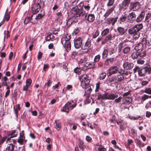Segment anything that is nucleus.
<instances>
[{
    "label": "nucleus",
    "mask_w": 151,
    "mask_h": 151,
    "mask_svg": "<svg viewBox=\"0 0 151 151\" xmlns=\"http://www.w3.org/2000/svg\"><path fill=\"white\" fill-rule=\"evenodd\" d=\"M10 17V13L8 12V9L6 10V13L4 15V20H6V21L9 20Z\"/></svg>",
    "instance_id": "nucleus-36"
},
{
    "label": "nucleus",
    "mask_w": 151,
    "mask_h": 151,
    "mask_svg": "<svg viewBox=\"0 0 151 151\" xmlns=\"http://www.w3.org/2000/svg\"><path fill=\"white\" fill-rule=\"evenodd\" d=\"M151 98V95L150 96H149L146 94H144L141 97V99L143 101H144Z\"/></svg>",
    "instance_id": "nucleus-48"
},
{
    "label": "nucleus",
    "mask_w": 151,
    "mask_h": 151,
    "mask_svg": "<svg viewBox=\"0 0 151 151\" xmlns=\"http://www.w3.org/2000/svg\"><path fill=\"white\" fill-rule=\"evenodd\" d=\"M25 139V138L23 137H22L21 135H20L18 139V142L21 145H23V144L24 140Z\"/></svg>",
    "instance_id": "nucleus-38"
},
{
    "label": "nucleus",
    "mask_w": 151,
    "mask_h": 151,
    "mask_svg": "<svg viewBox=\"0 0 151 151\" xmlns=\"http://www.w3.org/2000/svg\"><path fill=\"white\" fill-rule=\"evenodd\" d=\"M130 0H124L121 4L119 5V9L121 10L127 9L128 7Z\"/></svg>",
    "instance_id": "nucleus-8"
},
{
    "label": "nucleus",
    "mask_w": 151,
    "mask_h": 151,
    "mask_svg": "<svg viewBox=\"0 0 151 151\" xmlns=\"http://www.w3.org/2000/svg\"><path fill=\"white\" fill-rule=\"evenodd\" d=\"M131 42L129 41H124L120 43L118 46V52H122L124 54H129L131 50L130 47L128 45Z\"/></svg>",
    "instance_id": "nucleus-1"
},
{
    "label": "nucleus",
    "mask_w": 151,
    "mask_h": 151,
    "mask_svg": "<svg viewBox=\"0 0 151 151\" xmlns=\"http://www.w3.org/2000/svg\"><path fill=\"white\" fill-rule=\"evenodd\" d=\"M126 124L125 123H123V124H122L120 126L119 129L120 132H122V131L124 130L126 128Z\"/></svg>",
    "instance_id": "nucleus-46"
},
{
    "label": "nucleus",
    "mask_w": 151,
    "mask_h": 151,
    "mask_svg": "<svg viewBox=\"0 0 151 151\" xmlns=\"http://www.w3.org/2000/svg\"><path fill=\"white\" fill-rule=\"evenodd\" d=\"M140 8V4L139 3L136 2H131L129 6L130 9L133 11H135L139 9Z\"/></svg>",
    "instance_id": "nucleus-12"
},
{
    "label": "nucleus",
    "mask_w": 151,
    "mask_h": 151,
    "mask_svg": "<svg viewBox=\"0 0 151 151\" xmlns=\"http://www.w3.org/2000/svg\"><path fill=\"white\" fill-rule=\"evenodd\" d=\"M114 9V8L112 7L107 10L104 15V17H105L104 19H105L107 17H108L113 12Z\"/></svg>",
    "instance_id": "nucleus-25"
},
{
    "label": "nucleus",
    "mask_w": 151,
    "mask_h": 151,
    "mask_svg": "<svg viewBox=\"0 0 151 151\" xmlns=\"http://www.w3.org/2000/svg\"><path fill=\"white\" fill-rule=\"evenodd\" d=\"M109 29L108 28H106L102 32L101 35L102 36H104L107 35L109 32Z\"/></svg>",
    "instance_id": "nucleus-33"
},
{
    "label": "nucleus",
    "mask_w": 151,
    "mask_h": 151,
    "mask_svg": "<svg viewBox=\"0 0 151 151\" xmlns=\"http://www.w3.org/2000/svg\"><path fill=\"white\" fill-rule=\"evenodd\" d=\"M55 122L56 123L55 128L58 130H59L61 128L60 123L57 120H55Z\"/></svg>",
    "instance_id": "nucleus-39"
},
{
    "label": "nucleus",
    "mask_w": 151,
    "mask_h": 151,
    "mask_svg": "<svg viewBox=\"0 0 151 151\" xmlns=\"http://www.w3.org/2000/svg\"><path fill=\"white\" fill-rule=\"evenodd\" d=\"M100 88V83H98L96 84V88L95 89V92H96L99 91V89Z\"/></svg>",
    "instance_id": "nucleus-58"
},
{
    "label": "nucleus",
    "mask_w": 151,
    "mask_h": 151,
    "mask_svg": "<svg viewBox=\"0 0 151 151\" xmlns=\"http://www.w3.org/2000/svg\"><path fill=\"white\" fill-rule=\"evenodd\" d=\"M13 150V145L12 143L9 144L4 151H12Z\"/></svg>",
    "instance_id": "nucleus-31"
},
{
    "label": "nucleus",
    "mask_w": 151,
    "mask_h": 151,
    "mask_svg": "<svg viewBox=\"0 0 151 151\" xmlns=\"http://www.w3.org/2000/svg\"><path fill=\"white\" fill-rule=\"evenodd\" d=\"M151 71V68L150 65H147L143 68H140L138 70V74L141 76H145L146 73L150 74Z\"/></svg>",
    "instance_id": "nucleus-4"
},
{
    "label": "nucleus",
    "mask_w": 151,
    "mask_h": 151,
    "mask_svg": "<svg viewBox=\"0 0 151 151\" xmlns=\"http://www.w3.org/2000/svg\"><path fill=\"white\" fill-rule=\"evenodd\" d=\"M136 15L134 12L129 13L127 16V22L130 23H132L136 20Z\"/></svg>",
    "instance_id": "nucleus-11"
},
{
    "label": "nucleus",
    "mask_w": 151,
    "mask_h": 151,
    "mask_svg": "<svg viewBox=\"0 0 151 151\" xmlns=\"http://www.w3.org/2000/svg\"><path fill=\"white\" fill-rule=\"evenodd\" d=\"M91 45V40L88 39L82 45L81 48L83 50L88 49Z\"/></svg>",
    "instance_id": "nucleus-15"
},
{
    "label": "nucleus",
    "mask_w": 151,
    "mask_h": 151,
    "mask_svg": "<svg viewBox=\"0 0 151 151\" xmlns=\"http://www.w3.org/2000/svg\"><path fill=\"white\" fill-rule=\"evenodd\" d=\"M117 30L120 35H123L126 32L125 29L124 28L119 27L117 28Z\"/></svg>",
    "instance_id": "nucleus-28"
},
{
    "label": "nucleus",
    "mask_w": 151,
    "mask_h": 151,
    "mask_svg": "<svg viewBox=\"0 0 151 151\" xmlns=\"http://www.w3.org/2000/svg\"><path fill=\"white\" fill-rule=\"evenodd\" d=\"M109 54L110 55H113V56H115L116 55V53L114 48H112L109 49Z\"/></svg>",
    "instance_id": "nucleus-50"
},
{
    "label": "nucleus",
    "mask_w": 151,
    "mask_h": 151,
    "mask_svg": "<svg viewBox=\"0 0 151 151\" xmlns=\"http://www.w3.org/2000/svg\"><path fill=\"white\" fill-rule=\"evenodd\" d=\"M126 19V16L122 15L119 19L118 20V22L120 24H122V22H124Z\"/></svg>",
    "instance_id": "nucleus-43"
},
{
    "label": "nucleus",
    "mask_w": 151,
    "mask_h": 151,
    "mask_svg": "<svg viewBox=\"0 0 151 151\" xmlns=\"http://www.w3.org/2000/svg\"><path fill=\"white\" fill-rule=\"evenodd\" d=\"M85 89V92H86L87 94H90L92 91V89L90 86H89V85L88 86L86 87V88H84Z\"/></svg>",
    "instance_id": "nucleus-44"
},
{
    "label": "nucleus",
    "mask_w": 151,
    "mask_h": 151,
    "mask_svg": "<svg viewBox=\"0 0 151 151\" xmlns=\"http://www.w3.org/2000/svg\"><path fill=\"white\" fill-rule=\"evenodd\" d=\"M18 132L16 130H13L10 133L8 134L7 137H6L3 138V139H4V141L6 140V142L9 143L12 142L13 139H11V138L16 137L17 134Z\"/></svg>",
    "instance_id": "nucleus-6"
},
{
    "label": "nucleus",
    "mask_w": 151,
    "mask_h": 151,
    "mask_svg": "<svg viewBox=\"0 0 151 151\" xmlns=\"http://www.w3.org/2000/svg\"><path fill=\"white\" fill-rule=\"evenodd\" d=\"M41 7L40 4L37 3L35 5L34 7H33L32 9L35 13H37L40 11Z\"/></svg>",
    "instance_id": "nucleus-23"
},
{
    "label": "nucleus",
    "mask_w": 151,
    "mask_h": 151,
    "mask_svg": "<svg viewBox=\"0 0 151 151\" xmlns=\"http://www.w3.org/2000/svg\"><path fill=\"white\" fill-rule=\"evenodd\" d=\"M104 99L114 100L118 97V95L106 92L104 93Z\"/></svg>",
    "instance_id": "nucleus-13"
},
{
    "label": "nucleus",
    "mask_w": 151,
    "mask_h": 151,
    "mask_svg": "<svg viewBox=\"0 0 151 151\" xmlns=\"http://www.w3.org/2000/svg\"><path fill=\"white\" fill-rule=\"evenodd\" d=\"M84 4L83 2L81 1L80 3L77 8H79L80 9L83 10V7H84Z\"/></svg>",
    "instance_id": "nucleus-51"
},
{
    "label": "nucleus",
    "mask_w": 151,
    "mask_h": 151,
    "mask_svg": "<svg viewBox=\"0 0 151 151\" xmlns=\"http://www.w3.org/2000/svg\"><path fill=\"white\" fill-rule=\"evenodd\" d=\"M70 35H67L65 37L62 38L61 40V42L63 44L64 41L65 42L69 41V40L71 38Z\"/></svg>",
    "instance_id": "nucleus-29"
},
{
    "label": "nucleus",
    "mask_w": 151,
    "mask_h": 151,
    "mask_svg": "<svg viewBox=\"0 0 151 151\" xmlns=\"http://www.w3.org/2000/svg\"><path fill=\"white\" fill-rule=\"evenodd\" d=\"M133 39L135 40H137L140 37V33L139 32H135L133 34Z\"/></svg>",
    "instance_id": "nucleus-34"
},
{
    "label": "nucleus",
    "mask_w": 151,
    "mask_h": 151,
    "mask_svg": "<svg viewBox=\"0 0 151 151\" xmlns=\"http://www.w3.org/2000/svg\"><path fill=\"white\" fill-rule=\"evenodd\" d=\"M95 63L93 62H86L84 65L88 67V68H92L94 69L96 68L95 66Z\"/></svg>",
    "instance_id": "nucleus-18"
},
{
    "label": "nucleus",
    "mask_w": 151,
    "mask_h": 151,
    "mask_svg": "<svg viewBox=\"0 0 151 151\" xmlns=\"http://www.w3.org/2000/svg\"><path fill=\"white\" fill-rule=\"evenodd\" d=\"M33 17V15H32L31 16V17H27L26 18L24 21V24H27L30 21L31 22H31L32 21L33 19L32 18Z\"/></svg>",
    "instance_id": "nucleus-32"
},
{
    "label": "nucleus",
    "mask_w": 151,
    "mask_h": 151,
    "mask_svg": "<svg viewBox=\"0 0 151 151\" xmlns=\"http://www.w3.org/2000/svg\"><path fill=\"white\" fill-rule=\"evenodd\" d=\"M143 45H142V43L141 42H139L136 45L134 49L136 50L141 51L143 49Z\"/></svg>",
    "instance_id": "nucleus-21"
},
{
    "label": "nucleus",
    "mask_w": 151,
    "mask_h": 151,
    "mask_svg": "<svg viewBox=\"0 0 151 151\" xmlns=\"http://www.w3.org/2000/svg\"><path fill=\"white\" fill-rule=\"evenodd\" d=\"M132 101L131 98L129 97H126L123 99V102L124 104H129Z\"/></svg>",
    "instance_id": "nucleus-22"
},
{
    "label": "nucleus",
    "mask_w": 151,
    "mask_h": 151,
    "mask_svg": "<svg viewBox=\"0 0 151 151\" xmlns=\"http://www.w3.org/2000/svg\"><path fill=\"white\" fill-rule=\"evenodd\" d=\"M88 59L85 57H82L81 59L79 62V63L80 64H82L85 63L86 62L87 60Z\"/></svg>",
    "instance_id": "nucleus-40"
},
{
    "label": "nucleus",
    "mask_w": 151,
    "mask_h": 151,
    "mask_svg": "<svg viewBox=\"0 0 151 151\" xmlns=\"http://www.w3.org/2000/svg\"><path fill=\"white\" fill-rule=\"evenodd\" d=\"M64 47L66 51L67 52L69 51L70 50L71 48L70 42L69 41L65 42Z\"/></svg>",
    "instance_id": "nucleus-19"
},
{
    "label": "nucleus",
    "mask_w": 151,
    "mask_h": 151,
    "mask_svg": "<svg viewBox=\"0 0 151 151\" xmlns=\"http://www.w3.org/2000/svg\"><path fill=\"white\" fill-rule=\"evenodd\" d=\"M149 19H151V13L148 12L147 14L145 17V20L147 22L149 23V20H148Z\"/></svg>",
    "instance_id": "nucleus-47"
},
{
    "label": "nucleus",
    "mask_w": 151,
    "mask_h": 151,
    "mask_svg": "<svg viewBox=\"0 0 151 151\" xmlns=\"http://www.w3.org/2000/svg\"><path fill=\"white\" fill-rule=\"evenodd\" d=\"M108 52V50H107L104 49L102 53V58H105L107 57Z\"/></svg>",
    "instance_id": "nucleus-41"
},
{
    "label": "nucleus",
    "mask_w": 151,
    "mask_h": 151,
    "mask_svg": "<svg viewBox=\"0 0 151 151\" xmlns=\"http://www.w3.org/2000/svg\"><path fill=\"white\" fill-rule=\"evenodd\" d=\"M56 15L58 16V20L59 21H60L63 18V17L61 14V13L60 12H58L56 14Z\"/></svg>",
    "instance_id": "nucleus-53"
},
{
    "label": "nucleus",
    "mask_w": 151,
    "mask_h": 151,
    "mask_svg": "<svg viewBox=\"0 0 151 151\" xmlns=\"http://www.w3.org/2000/svg\"><path fill=\"white\" fill-rule=\"evenodd\" d=\"M97 149L98 151H106V149L102 146H100L97 147Z\"/></svg>",
    "instance_id": "nucleus-55"
},
{
    "label": "nucleus",
    "mask_w": 151,
    "mask_h": 151,
    "mask_svg": "<svg viewBox=\"0 0 151 151\" xmlns=\"http://www.w3.org/2000/svg\"><path fill=\"white\" fill-rule=\"evenodd\" d=\"M20 106H19V104H18L17 105L16 109H15L14 108V113L16 114V116L17 117L18 116V111L19 110H20Z\"/></svg>",
    "instance_id": "nucleus-45"
},
{
    "label": "nucleus",
    "mask_w": 151,
    "mask_h": 151,
    "mask_svg": "<svg viewBox=\"0 0 151 151\" xmlns=\"http://www.w3.org/2000/svg\"><path fill=\"white\" fill-rule=\"evenodd\" d=\"M74 70L76 73L79 74L81 71V70L79 68H76L74 69Z\"/></svg>",
    "instance_id": "nucleus-63"
},
{
    "label": "nucleus",
    "mask_w": 151,
    "mask_h": 151,
    "mask_svg": "<svg viewBox=\"0 0 151 151\" xmlns=\"http://www.w3.org/2000/svg\"><path fill=\"white\" fill-rule=\"evenodd\" d=\"M145 16V13L142 12L139 15L136 19V21L137 22H139L142 21Z\"/></svg>",
    "instance_id": "nucleus-20"
},
{
    "label": "nucleus",
    "mask_w": 151,
    "mask_h": 151,
    "mask_svg": "<svg viewBox=\"0 0 151 151\" xmlns=\"http://www.w3.org/2000/svg\"><path fill=\"white\" fill-rule=\"evenodd\" d=\"M78 145L79 147L82 150H84L86 147V146L84 145V142L81 139H79Z\"/></svg>",
    "instance_id": "nucleus-27"
},
{
    "label": "nucleus",
    "mask_w": 151,
    "mask_h": 151,
    "mask_svg": "<svg viewBox=\"0 0 151 151\" xmlns=\"http://www.w3.org/2000/svg\"><path fill=\"white\" fill-rule=\"evenodd\" d=\"M99 35V32L97 30L95 31L93 36V38H95Z\"/></svg>",
    "instance_id": "nucleus-60"
},
{
    "label": "nucleus",
    "mask_w": 151,
    "mask_h": 151,
    "mask_svg": "<svg viewBox=\"0 0 151 151\" xmlns=\"http://www.w3.org/2000/svg\"><path fill=\"white\" fill-rule=\"evenodd\" d=\"M100 57H101L99 55H98L96 56L94 58V62L95 63L97 62H98L100 59Z\"/></svg>",
    "instance_id": "nucleus-52"
},
{
    "label": "nucleus",
    "mask_w": 151,
    "mask_h": 151,
    "mask_svg": "<svg viewBox=\"0 0 151 151\" xmlns=\"http://www.w3.org/2000/svg\"><path fill=\"white\" fill-rule=\"evenodd\" d=\"M50 36L52 40H57L58 39V36L57 35H53L52 33H50Z\"/></svg>",
    "instance_id": "nucleus-59"
},
{
    "label": "nucleus",
    "mask_w": 151,
    "mask_h": 151,
    "mask_svg": "<svg viewBox=\"0 0 151 151\" xmlns=\"http://www.w3.org/2000/svg\"><path fill=\"white\" fill-rule=\"evenodd\" d=\"M118 68L116 66H112L110 67L108 70L107 75L109 76L111 75L117 73L118 71Z\"/></svg>",
    "instance_id": "nucleus-9"
},
{
    "label": "nucleus",
    "mask_w": 151,
    "mask_h": 151,
    "mask_svg": "<svg viewBox=\"0 0 151 151\" xmlns=\"http://www.w3.org/2000/svg\"><path fill=\"white\" fill-rule=\"evenodd\" d=\"M32 81L30 79H28L26 81V85L28 86H29L32 83Z\"/></svg>",
    "instance_id": "nucleus-57"
},
{
    "label": "nucleus",
    "mask_w": 151,
    "mask_h": 151,
    "mask_svg": "<svg viewBox=\"0 0 151 151\" xmlns=\"http://www.w3.org/2000/svg\"><path fill=\"white\" fill-rule=\"evenodd\" d=\"M139 52H134L132 55V58L134 59L137 58L139 56Z\"/></svg>",
    "instance_id": "nucleus-37"
},
{
    "label": "nucleus",
    "mask_w": 151,
    "mask_h": 151,
    "mask_svg": "<svg viewBox=\"0 0 151 151\" xmlns=\"http://www.w3.org/2000/svg\"><path fill=\"white\" fill-rule=\"evenodd\" d=\"M112 35L110 34L105 37L104 40L102 42V44H105L107 41L111 40L112 39Z\"/></svg>",
    "instance_id": "nucleus-26"
},
{
    "label": "nucleus",
    "mask_w": 151,
    "mask_h": 151,
    "mask_svg": "<svg viewBox=\"0 0 151 151\" xmlns=\"http://www.w3.org/2000/svg\"><path fill=\"white\" fill-rule=\"evenodd\" d=\"M118 73L120 74L114 77V79L115 80L120 82L123 80L124 78V77L123 74L122 73V70H119Z\"/></svg>",
    "instance_id": "nucleus-16"
},
{
    "label": "nucleus",
    "mask_w": 151,
    "mask_h": 151,
    "mask_svg": "<svg viewBox=\"0 0 151 151\" xmlns=\"http://www.w3.org/2000/svg\"><path fill=\"white\" fill-rule=\"evenodd\" d=\"M79 79L81 82V85L83 88H86L89 85L90 80L86 75L84 74L81 76Z\"/></svg>",
    "instance_id": "nucleus-3"
},
{
    "label": "nucleus",
    "mask_w": 151,
    "mask_h": 151,
    "mask_svg": "<svg viewBox=\"0 0 151 151\" xmlns=\"http://www.w3.org/2000/svg\"><path fill=\"white\" fill-rule=\"evenodd\" d=\"M106 74L105 73H101L100 76L99 78L100 79H103L106 77Z\"/></svg>",
    "instance_id": "nucleus-61"
},
{
    "label": "nucleus",
    "mask_w": 151,
    "mask_h": 151,
    "mask_svg": "<svg viewBox=\"0 0 151 151\" xmlns=\"http://www.w3.org/2000/svg\"><path fill=\"white\" fill-rule=\"evenodd\" d=\"M134 65L132 63L127 62H125L123 64V67L124 69L129 70L132 68Z\"/></svg>",
    "instance_id": "nucleus-17"
},
{
    "label": "nucleus",
    "mask_w": 151,
    "mask_h": 151,
    "mask_svg": "<svg viewBox=\"0 0 151 151\" xmlns=\"http://www.w3.org/2000/svg\"><path fill=\"white\" fill-rule=\"evenodd\" d=\"M144 92L147 93L151 94V88H146Z\"/></svg>",
    "instance_id": "nucleus-62"
},
{
    "label": "nucleus",
    "mask_w": 151,
    "mask_h": 151,
    "mask_svg": "<svg viewBox=\"0 0 151 151\" xmlns=\"http://www.w3.org/2000/svg\"><path fill=\"white\" fill-rule=\"evenodd\" d=\"M97 95L98 97L97 99L98 100L100 99H104V94H101L100 93H98Z\"/></svg>",
    "instance_id": "nucleus-54"
},
{
    "label": "nucleus",
    "mask_w": 151,
    "mask_h": 151,
    "mask_svg": "<svg viewBox=\"0 0 151 151\" xmlns=\"http://www.w3.org/2000/svg\"><path fill=\"white\" fill-rule=\"evenodd\" d=\"M72 12L77 17L83 16L85 14V12L83 10L79 9V8H74L72 10Z\"/></svg>",
    "instance_id": "nucleus-7"
},
{
    "label": "nucleus",
    "mask_w": 151,
    "mask_h": 151,
    "mask_svg": "<svg viewBox=\"0 0 151 151\" xmlns=\"http://www.w3.org/2000/svg\"><path fill=\"white\" fill-rule=\"evenodd\" d=\"M74 46L76 48H79L82 45V39L81 37L75 39L74 40Z\"/></svg>",
    "instance_id": "nucleus-14"
},
{
    "label": "nucleus",
    "mask_w": 151,
    "mask_h": 151,
    "mask_svg": "<svg viewBox=\"0 0 151 151\" xmlns=\"http://www.w3.org/2000/svg\"><path fill=\"white\" fill-rule=\"evenodd\" d=\"M139 56L141 58H144L146 56V52L145 51L139 52Z\"/></svg>",
    "instance_id": "nucleus-35"
},
{
    "label": "nucleus",
    "mask_w": 151,
    "mask_h": 151,
    "mask_svg": "<svg viewBox=\"0 0 151 151\" xmlns=\"http://www.w3.org/2000/svg\"><path fill=\"white\" fill-rule=\"evenodd\" d=\"M142 45H144L145 47L147 49L151 48V44L150 42L147 39V37L146 36L143 37L141 40Z\"/></svg>",
    "instance_id": "nucleus-10"
},
{
    "label": "nucleus",
    "mask_w": 151,
    "mask_h": 151,
    "mask_svg": "<svg viewBox=\"0 0 151 151\" xmlns=\"http://www.w3.org/2000/svg\"><path fill=\"white\" fill-rule=\"evenodd\" d=\"M114 0H109L107 4L108 6H111L113 5L114 3Z\"/></svg>",
    "instance_id": "nucleus-56"
},
{
    "label": "nucleus",
    "mask_w": 151,
    "mask_h": 151,
    "mask_svg": "<svg viewBox=\"0 0 151 151\" xmlns=\"http://www.w3.org/2000/svg\"><path fill=\"white\" fill-rule=\"evenodd\" d=\"M73 22V21L72 18H70L68 20L67 22V24L70 25L72 24Z\"/></svg>",
    "instance_id": "nucleus-64"
},
{
    "label": "nucleus",
    "mask_w": 151,
    "mask_h": 151,
    "mask_svg": "<svg viewBox=\"0 0 151 151\" xmlns=\"http://www.w3.org/2000/svg\"><path fill=\"white\" fill-rule=\"evenodd\" d=\"M86 2H87L88 4L85 3V4L84 6V8L85 10L88 12L90 9V6L89 4H88L89 2V1L88 0Z\"/></svg>",
    "instance_id": "nucleus-42"
},
{
    "label": "nucleus",
    "mask_w": 151,
    "mask_h": 151,
    "mask_svg": "<svg viewBox=\"0 0 151 151\" xmlns=\"http://www.w3.org/2000/svg\"><path fill=\"white\" fill-rule=\"evenodd\" d=\"M136 144L138 145L143 146L144 145V144L142 143L141 141L138 139H136L135 141Z\"/></svg>",
    "instance_id": "nucleus-49"
},
{
    "label": "nucleus",
    "mask_w": 151,
    "mask_h": 151,
    "mask_svg": "<svg viewBox=\"0 0 151 151\" xmlns=\"http://www.w3.org/2000/svg\"><path fill=\"white\" fill-rule=\"evenodd\" d=\"M87 17V20L90 22H92L95 19V16L93 14H89L87 16V15H86L85 17L86 18Z\"/></svg>",
    "instance_id": "nucleus-24"
},
{
    "label": "nucleus",
    "mask_w": 151,
    "mask_h": 151,
    "mask_svg": "<svg viewBox=\"0 0 151 151\" xmlns=\"http://www.w3.org/2000/svg\"><path fill=\"white\" fill-rule=\"evenodd\" d=\"M77 105L76 103L73 100L68 101L63 107L62 111L68 112L69 110L73 109Z\"/></svg>",
    "instance_id": "nucleus-2"
},
{
    "label": "nucleus",
    "mask_w": 151,
    "mask_h": 151,
    "mask_svg": "<svg viewBox=\"0 0 151 151\" xmlns=\"http://www.w3.org/2000/svg\"><path fill=\"white\" fill-rule=\"evenodd\" d=\"M44 16L43 14H38L37 16H36V17H35V20L34 21L31 22L32 23L35 24L36 23L37 21V20H39L41 19L42 17Z\"/></svg>",
    "instance_id": "nucleus-30"
},
{
    "label": "nucleus",
    "mask_w": 151,
    "mask_h": 151,
    "mask_svg": "<svg viewBox=\"0 0 151 151\" xmlns=\"http://www.w3.org/2000/svg\"><path fill=\"white\" fill-rule=\"evenodd\" d=\"M143 25L142 24H138L135 25L133 27L129 29L128 32L130 34H132L137 32L142 29Z\"/></svg>",
    "instance_id": "nucleus-5"
}]
</instances>
